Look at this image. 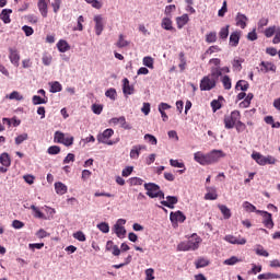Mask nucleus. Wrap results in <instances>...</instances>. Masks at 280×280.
<instances>
[{"mask_svg": "<svg viewBox=\"0 0 280 280\" xmlns=\"http://www.w3.org/2000/svg\"><path fill=\"white\" fill-rule=\"evenodd\" d=\"M226 153L222 150H212L209 153H203L202 151H198L194 153V161L199 163V165H213L220 162V159H224Z\"/></svg>", "mask_w": 280, "mask_h": 280, "instance_id": "obj_1", "label": "nucleus"}, {"mask_svg": "<svg viewBox=\"0 0 280 280\" xmlns=\"http://www.w3.org/2000/svg\"><path fill=\"white\" fill-rule=\"evenodd\" d=\"M202 242V238L198 236V234L194 233L188 241L180 242L177 245V252L178 253H187L189 250H198L200 248V243Z\"/></svg>", "mask_w": 280, "mask_h": 280, "instance_id": "obj_2", "label": "nucleus"}, {"mask_svg": "<svg viewBox=\"0 0 280 280\" xmlns=\"http://www.w3.org/2000/svg\"><path fill=\"white\" fill-rule=\"evenodd\" d=\"M220 75H222V72L214 71L206 77H203L200 81V91H211L212 89H215V85L218 84V81L220 80Z\"/></svg>", "mask_w": 280, "mask_h": 280, "instance_id": "obj_3", "label": "nucleus"}, {"mask_svg": "<svg viewBox=\"0 0 280 280\" xmlns=\"http://www.w3.org/2000/svg\"><path fill=\"white\" fill-rule=\"evenodd\" d=\"M144 189L149 198H160V200H165V192L161 190V186L154 183L144 184Z\"/></svg>", "mask_w": 280, "mask_h": 280, "instance_id": "obj_4", "label": "nucleus"}, {"mask_svg": "<svg viewBox=\"0 0 280 280\" xmlns=\"http://www.w3.org/2000/svg\"><path fill=\"white\" fill-rule=\"evenodd\" d=\"M240 119H242V114L240 110H233L229 116H225L223 121L226 130L235 128Z\"/></svg>", "mask_w": 280, "mask_h": 280, "instance_id": "obj_5", "label": "nucleus"}, {"mask_svg": "<svg viewBox=\"0 0 280 280\" xmlns=\"http://www.w3.org/2000/svg\"><path fill=\"white\" fill-rule=\"evenodd\" d=\"M252 159L256 161L258 165H275V163H277V159H275V156H265L261 153H253Z\"/></svg>", "mask_w": 280, "mask_h": 280, "instance_id": "obj_6", "label": "nucleus"}, {"mask_svg": "<svg viewBox=\"0 0 280 280\" xmlns=\"http://www.w3.org/2000/svg\"><path fill=\"white\" fill-rule=\"evenodd\" d=\"M115 135V130L113 129H105L102 133L97 135L98 143H105V145H114L115 142L110 140V137Z\"/></svg>", "mask_w": 280, "mask_h": 280, "instance_id": "obj_7", "label": "nucleus"}, {"mask_svg": "<svg viewBox=\"0 0 280 280\" xmlns=\"http://www.w3.org/2000/svg\"><path fill=\"white\" fill-rule=\"evenodd\" d=\"M224 241L229 244H236L237 246H244L246 244V238L238 236H233L231 234L224 236Z\"/></svg>", "mask_w": 280, "mask_h": 280, "instance_id": "obj_8", "label": "nucleus"}, {"mask_svg": "<svg viewBox=\"0 0 280 280\" xmlns=\"http://www.w3.org/2000/svg\"><path fill=\"white\" fill-rule=\"evenodd\" d=\"M37 7L43 19H47V14H49V0H38Z\"/></svg>", "mask_w": 280, "mask_h": 280, "instance_id": "obj_9", "label": "nucleus"}, {"mask_svg": "<svg viewBox=\"0 0 280 280\" xmlns=\"http://www.w3.org/2000/svg\"><path fill=\"white\" fill-rule=\"evenodd\" d=\"M236 27H241V30H246V25H248V16L243 13H237L235 16Z\"/></svg>", "mask_w": 280, "mask_h": 280, "instance_id": "obj_10", "label": "nucleus"}, {"mask_svg": "<svg viewBox=\"0 0 280 280\" xmlns=\"http://www.w3.org/2000/svg\"><path fill=\"white\" fill-rule=\"evenodd\" d=\"M94 23L96 36H102V32H104V18L102 15H95Z\"/></svg>", "mask_w": 280, "mask_h": 280, "instance_id": "obj_11", "label": "nucleus"}, {"mask_svg": "<svg viewBox=\"0 0 280 280\" xmlns=\"http://www.w3.org/2000/svg\"><path fill=\"white\" fill-rule=\"evenodd\" d=\"M170 220L174 224L176 222H185L187 220V217H185V213L183 211L178 210L176 212H171Z\"/></svg>", "mask_w": 280, "mask_h": 280, "instance_id": "obj_12", "label": "nucleus"}, {"mask_svg": "<svg viewBox=\"0 0 280 280\" xmlns=\"http://www.w3.org/2000/svg\"><path fill=\"white\" fill-rule=\"evenodd\" d=\"M264 220L262 224L266 226V229H275V222L272 221V214L267 211L260 212Z\"/></svg>", "mask_w": 280, "mask_h": 280, "instance_id": "obj_13", "label": "nucleus"}, {"mask_svg": "<svg viewBox=\"0 0 280 280\" xmlns=\"http://www.w3.org/2000/svg\"><path fill=\"white\" fill-rule=\"evenodd\" d=\"M110 124H114L115 126H117V124H120L121 128H124V130H131L132 126H130V124H128L126 121V117L121 116V117H114L110 119Z\"/></svg>", "mask_w": 280, "mask_h": 280, "instance_id": "obj_14", "label": "nucleus"}, {"mask_svg": "<svg viewBox=\"0 0 280 280\" xmlns=\"http://www.w3.org/2000/svg\"><path fill=\"white\" fill-rule=\"evenodd\" d=\"M161 205L163 207H167V209H174V205H178V197L166 196V200H162Z\"/></svg>", "mask_w": 280, "mask_h": 280, "instance_id": "obj_15", "label": "nucleus"}, {"mask_svg": "<svg viewBox=\"0 0 280 280\" xmlns=\"http://www.w3.org/2000/svg\"><path fill=\"white\" fill-rule=\"evenodd\" d=\"M9 58L12 65L18 66L21 60V55L16 48H9Z\"/></svg>", "mask_w": 280, "mask_h": 280, "instance_id": "obj_16", "label": "nucleus"}, {"mask_svg": "<svg viewBox=\"0 0 280 280\" xmlns=\"http://www.w3.org/2000/svg\"><path fill=\"white\" fill-rule=\"evenodd\" d=\"M242 37V32L235 31L230 35V47H237L240 45V38Z\"/></svg>", "mask_w": 280, "mask_h": 280, "instance_id": "obj_17", "label": "nucleus"}, {"mask_svg": "<svg viewBox=\"0 0 280 280\" xmlns=\"http://www.w3.org/2000/svg\"><path fill=\"white\" fill-rule=\"evenodd\" d=\"M162 30H166V32H174V23L171 18H163L161 22Z\"/></svg>", "mask_w": 280, "mask_h": 280, "instance_id": "obj_18", "label": "nucleus"}, {"mask_svg": "<svg viewBox=\"0 0 280 280\" xmlns=\"http://www.w3.org/2000/svg\"><path fill=\"white\" fill-rule=\"evenodd\" d=\"M10 14H12V9H3L0 13V21H2L5 25L12 23Z\"/></svg>", "mask_w": 280, "mask_h": 280, "instance_id": "obj_19", "label": "nucleus"}, {"mask_svg": "<svg viewBox=\"0 0 280 280\" xmlns=\"http://www.w3.org/2000/svg\"><path fill=\"white\" fill-rule=\"evenodd\" d=\"M57 49L60 54H67V51H69V49H71V46L69 45V43L65 39H59L57 43Z\"/></svg>", "mask_w": 280, "mask_h": 280, "instance_id": "obj_20", "label": "nucleus"}, {"mask_svg": "<svg viewBox=\"0 0 280 280\" xmlns=\"http://www.w3.org/2000/svg\"><path fill=\"white\" fill-rule=\"evenodd\" d=\"M189 23V15L187 13L176 18V24L178 30H183Z\"/></svg>", "mask_w": 280, "mask_h": 280, "instance_id": "obj_21", "label": "nucleus"}, {"mask_svg": "<svg viewBox=\"0 0 280 280\" xmlns=\"http://www.w3.org/2000/svg\"><path fill=\"white\" fill-rule=\"evenodd\" d=\"M122 92L125 95H132L135 93V88L131 86L130 81L126 78L122 80Z\"/></svg>", "mask_w": 280, "mask_h": 280, "instance_id": "obj_22", "label": "nucleus"}, {"mask_svg": "<svg viewBox=\"0 0 280 280\" xmlns=\"http://www.w3.org/2000/svg\"><path fill=\"white\" fill-rule=\"evenodd\" d=\"M141 150H145L144 145H133L131 151H130V159H139V155L141 154Z\"/></svg>", "mask_w": 280, "mask_h": 280, "instance_id": "obj_23", "label": "nucleus"}, {"mask_svg": "<svg viewBox=\"0 0 280 280\" xmlns=\"http://www.w3.org/2000/svg\"><path fill=\"white\" fill-rule=\"evenodd\" d=\"M129 46H130V40L126 39V36L124 34H120L118 36L116 47H118L119 49H124V47H129Z\"/></svg>", "mask_w": 280, "mask_h": 280, "instance_id": "obj_24", "label": "nucleus"}, {"mask_svg": "<svg viewBox=\"0 0 280 280\" xmlns=\"http://www.w3.org/2000/svg\"><path fill=\"white\" fill-rule=\"evenodd\" d=\"M220 102H224V96H219L218 100H213L210 103V106L213 110V113H218V110H220V108H222V103Z\"/></svg>", "mask_w": 280, "mask_h": 280, "instance_id": "obj_25", "label": "nucleus"}, {"mask_svg": "<svg viewBox=\"0 0 280 280\" xmlns=\"http://www.w3.org/2000/svg\"><path fill=\"white\" fill-rule=\"evenodd\" d=\"M67 185H65L62 182L55 183V190L59 196H65V194H67Z\"/></svg>", "mask_w": 280, "mask_h": 280, "instance_id": "obj_26", "label": "nucleus"}, {"mask_svg": "<svg viewBox=\"0 0 280 280\" xmlns=\"http://www.w3.org/2000/svg\"><path fill=\"white\" fill-rule=\"evenodd\" d=\"M0 163L1 165H3V167H10V165H12V161L10 160V154L2 153L0 155Z\"/></svg>", "mask_w": 280, "mask_h": 280, "instance_id": "obj_27", "label": "nucleus"}, {"mask_svg": "<svg viewBox=\"0 0 280 280\" xmlns=\"http://www.w3.org/2000/svg\"><path fill=\"white\" fill-rule=\"evenodd\" d=\"M218 208L220 209L224 220H229L231 218V209L225 205H219Z\"/></svg>", "mask_w": 280, "mask_h": 280, "instance_id": "obj_28", "label": "nucleus"}, {"mask_svg": "<svg viewBox=\"0 0 280 280\" xmlns=\"http://www.w3.org/2000/svg\"><path fill=\"white\" fill-rule=\"evenodd\" d=\"M259 280H270V279H280V275L277 273H260L258 275Z\"/></svg>", "mask_w": 280, "mask_h": 280, "instance_id": "obj_29", "label": "nucleus"}, {"mask_svg": "<svg viewBox=\"0 0 280 280\" xmlns=\"http://www.w3.org/2000/svg\"><path fill=\"white\" fill-rule=\"evenodd\" d=\"M115 233L119 240H124L126 237V228L119 226V225H114Z\"/></svg>", "mask_w": 280, "mask_h": 280, "instance_id": "obj_30", "label": "nucleus"}, {"mask_svg": "<svg viewBox=\"0 0 280 280\" xmlns=\"http://www.w3.org/2000/svg\"><path fill=\"white\" fill-rule=\"evenodd\" d=\"M255 253L259 257H270V254L268 253V250L264 249V246L261 245H256Z\"/></svg>", "mask_w": 280, "mask_h": 280, "instance_id": "obj_31", "label": "nucleus"}, {"mask_svg": "<svg viewBox=\"0 0 280 280\" xmlns=\"http://www.w3.org/2000/svg\"><path fill=\"white\" fill-rule=\"evenodd\" d=\"M248 86H249V84L247 83V81L240 80V81H237L235 89L237 91H248Z\"/></svg>", "mask_w": 280, "mask_h": 280, "instance_id": "obj_32", "label": "nucleus"}, {"mask_svg": "<svg viewBox=\"0 0 280 280\" xmlns=\"http://www.w3.org/2000/svg\"><path fill=\"white\" fill-rule=\"evenodd\" d=\"M195 266L197 269L207 268V266H209V260H207V258H198L195 261Z\"/></svg>", "mask_w": 280, "mask_h": 280, "instance_id": "obj_33", "label": "nucleus"}, {"mask_svg": "<svg viewBox=\"0 0 280 280\" xmlns=\"http://www.w3.org/2000/svg\"><path fill=\"white\" fill-rule=\"evenodd\" d=\"M85 3H89V5H92L95 10H102L103 3L100 0H84Z\"/></svg>", "mask_w": 280, "mask_h": 280, "instance_id": "obj_34", "label": "nucleus"}, {"mask_svg": "<svg viewBox=\"0 0 280 280\" xmlns=\"http://www.w3.org/2000/svg\"><path fill=\"white\" fill-rule=\"evenodd\" d=\"M244 62V59L242 58H234L232 61V67L235 71H242V63Z\"/></svg>", "mask_w": 280, "mask_h": 280, "instance_id": "obj_35", "label": "nucleus"}, {"mask_svg": "<svg viewBox=\"0 0 280 280\" xmlns=\"http://www.w3.org/2000/svg\"><path fill=\"white\" fill-rule=\"evenodd\" d=\"M105 96L112 100V102H115V100H117V90H115V88H110L105 92Z\"/></svg>", "mask_w": 280, "mask_h": 280, "instance_id": "obj_36", "label": "nucleus"}, {"mask_svg": "<svg viewBox=\"0 0 280 280\" xmlns=\"http://www.w3.org/2000/svg\"><path fill=\"white\" fill-rule=\"evenodd\" d=\"M277 36V26H269L265 30V36L266 38H272V35Z\"/></svg>", "mask_w": 280, "mask_h": 280, "instance_id": "obj_37", "label": "nucleus"}, {"mask_svg": "<svg viewBox=\"0 0 280 280\" xmlns=\"http://www.w3.org/2000/svg\"><path fill=\"white\" fill-rule=\"evenodd\" d=\"M62 91V84L60 82L55 81L50 85V93H60Z\"/></svg>", "mask_w": 280, "mask_h": 280, "instance_id": "obj_38", "label": "nucleus"}, {"mask_svg": "<svg viewBox=\"0 0 280 280\" xmlns=\"http://www.w3.org/2000/svg\"><path fill=\"white\" fill-rule=\"evenodd\" d=\"M62 1L63 0H52L51 8L55 14H58V12H60V5H62Z\"/></svg>", "mask_w": 280, "mask_h": 280, "instance_id": "obj_39", "label": "nucleus"}, {"mask_svg": "<svg viewBox=\"0 0 280 280\" xmlns=\"http://www.w3.org/2000/svg\"><path fill=\"white\" fill-rule=\"evenodd\" d=\"M220 59L214 58L210 59L209 65L212 68V71H219L220 70Z\"/></svg>", "mask_w": 280, "mask_h": 280, "instance_id": "obj_40", "label": "nucleus"}, {"mask_svg": "<svg viewBox=\"0 0 280 280\" xmlns=\"http://www.w3.org/2000/svg\"><path fill=\"white\" fill-rule=\"evenodd\" d=\"M32 211H34V217L39 220H45V214L34 205L31 206Z\"/></svg>", "mask_w": 280, "mask_h": 280, "instance_id": "obj_41", "label": "nucleus"}, {"mask_svg": "<svg viewBox=\"0 0 280 280\" xmlns=\"http://www.w3.org/2000/svg\"><path fill=\"white\" fill-rule=\"evenodd\" d=\"M222 84L225 91H231L232 83H231V78H229V75H224L222 78Z\"/></svg>", "mask_w": 280, "mask_h": 280, "instance_id": "obj_42", "label": "nucleus"}, {"mask_svg": "<svg viewBox=\"0 0 280 280\" xmlns=\"http://www.w3.org/2000/svg\"><path fill=\"white\" fill-rule=\"evenodd\" d=\"M65 133L61 131H56L55 132V137H54V141L55 143H62L65 141Z\"/></svg>", "mask_w": 280, "mask_h": 280, "instance_id": "obj_43", "label": "nucleus"}, {"mask_svg": "<svg viewBox=\"0 0 280 280\" xmlns=\"http://www.w3.org/2000/svg\"><path fill=\"white\" fill-rule=\"evenodd\" d=\"M143 65L148 67V69H154V59L152 57H144Z\"/></svg>", "mask_w": 280, "mask_h": 280, "instance_id": "obj_44", "label": "nucleus"}, {"mask_svg": "<svg viewBox=\"0 0 280 280\" xmlns=\"http://www.w3.org/2000/svg\"><path fill=\"white\" fill-rule=\"evenodd\" d=\"M205 200H218V192L215 189H212L211 191L207 192L205 195Z\"/></svg>", "mask_w": 280, "mask_h": 280, "instance_id": "obj_45", "label": "nucleus"}, {"mask_svg": "<svg viewBox=\"0 0 280 280\" xmlns=\"http://www.w3.org/2000/svg\"><path fill=\"white\" fill-rule=\"evenodd\" d=\"M229 25L222 27L219 32V36L220 38H222L223 40H226V38H229Z\"/></svg>", "mask_w": 280, "mask_h": 280, "instance_id": "obj_46", "label": "nucleus"}, {"mask_svg": "<svg viewBox=\"0 0 280 280\" xmlns=\"http://www.w3.org/2000/svg\"><path fill=\"white\" fill-rule=\"evenodd\" d=\"M32 102H33L34 106H38L39 104H47V100H45L38 95H34L32 98Z\"/></svg>", "mask_w": 280, "mask_h": 280, "instance_id": "obj_47", "label": "nucleus"}, {"mask_svg": "<svg viewBox=\"0 0 280 280\" xmlns=\"http://www.w3.org/2000/svg\"><path fill=\"white\" fill-rule=\"evenodd\" d=\"M51 60L52 57L48 52H45L42 57L43 65H45L46 67H49V65H51Z\"/></svg>", "mask_w": 280, "mask_h": 280, "instance_id": "obj_48", "label": "nucleus"}, {"mask_svg": "<svg viewBox=\"0 0 280 280\" xmlns=\"http://www.w3.org/2000/svg\"><path fill=\"white\" fill-rule=\"evenodd\" d=\"M243 207H244L245 211H248L249 213H254V211H257V208L248 201H245L243 203Z\"/></svg>", "mask_w": 280, "mask_h": 280, "instance_id": "obj_49", "label": "nucleus"}, {"mask_svg": "<svg viewBox=\"0 0 280 280\" xmlns=\"http://www.w3.org/2000/svg\"><path fill=\"white\" fill-rule=\"evenodd\" d=\"M74 240H78V242H86V235H84V232L78 231L73 234Z\"/></svg>", "mask_w": 280, "mask_h": 280, "instance_id": "obj_50", "label": "nucleus"}, {"mask_svg": "<svg viewBox=\"0 0 280 280\" xmlns=\"http://www.w3.org/2000/svg\"><path fill=\"white\" fill-rule=\"evenodd\" d=\"M144 139L148 141V143H151V145H156L159 143V141L156 140V137L150 133L144 135Z\"/></svg>", "mask_w": 280, "mask_h": 280, "instance_id": "obj_51", "label": "nucleus"}, {"mask_svg": "<svg viewBox=\"0 0 280 280\" xmlns=\"http://www.w3.org/2000/svg\"><path fill=\"white\" fill-rule=\"evenodd\" d=\"M97 229L102 232V233H108L110 231V226L108 225V223L106 222H102L100 224H97Z\"/></svg>", "mask_w": 280, "mask_h": 280, "instance_id": "obj_52", "label": "nucleus"}, {"mask_svg": "<svg viewBox=\"0 0 280 280\" xmlns=\"http://www.w3.org/2000/svg\"><path fill=\"white\" fill-rule=\"evenodd\" d=\"M28 138L30 136H27V133H22L15 138V144L21 145V143H23V141H27Z\"/></svg>", "mask_w": 280, "mask_h": 280, "instance_id": "obj_53", "label": "nucleus"}, {"mask_svg": "<svg viewBox=\"0 0 280 280\" xmlns=\"http://www.w3.org/2000/svg\"><path fill=\"white\" fill-rule=\"evenodd\" d=\"M104 110V106L100 104H93L92 105V112L94 115H102V112Z\"/></svg>", "mask_w": 280, "mask_h": 280, "instance_id": "obj_54", "label": "nucleus"}, {"mask_svg": "<svg viewBox=\"0 0 280 280\" xmlns=\"http://www.w3.org/2000/svg\"><path fill=\"white\" fill-rule=\"evenodd\" d=\"M8 97L9 100H16V102L23 101V95L16 91H13Z\"/></svg>", "mask_w": 280, "mask_h": 280, "instance_id": "obj_55", "label": "nucleus"}, {"mask_svg": "<svg viewBox=\"0 0 280 280\" xmlns=\"http://www.w3.org/2000/svg\"><path fill=\"white\" fill-rule=\"evenodd\" d=\"M206 40L208 43H215V40H218V34L215 32H211V33L207 34Z\"/></svg>", "mask_w": 280, "mask_h": 280, "instance_id": "obj_56", "label": "nucleus"}, {"mask_svg": "<svg viewBox=\"0 0 280 280\" xmlns=\"http://www.w3.org/2000/svg\"><path fill=\"white\" fill-rule=\"evenodd\" d=\"M226 12H229V8H228V4H226V0L223 1L222 3V8L219 10L218 12V16H224V14H226Z\"/></svg>", "mask_w": 280, "mask_h": 280, "instance_id": "obj_57", "label": "nucleus"}, {"mask_svg": "<svg viewBox=\"0 0 280 280\" xmlns=\"http://www.w3.org/2000/svg\"><path fill=\"white\" fill-rule=\"evenodd\" d=\"M238 258L237 257H235V256H232L231 258H229V259H225L224 260V264H225V266H235V264H238Z\"/></svg>", "mask_w": 280, "mask_h": 280, "instance_id": "obj_58", "label": "nucleus"}, {"mask_svg": "<svg viewBox=\"0 0 280 280\" xmlns=\"http://www.w3.org/2000/svg\"><path fill=\"white\" fill-rule=\"evenodd\" d=\"M47 152H48V154H51V155L60 154V147L51 145V147L48 148Z\"/></svg>", "mask_w": 280, "mask_h": 280, "instance_id": "obj_59", "label": "nucleus"}, {"mask_svg": "<svg viewBox=\"0 0 280 280\" xmlns=\"http://www.w3.org/2000/svg\"><path fill=\"white\" fill-rule=\"evenodd\" d=\"M22 31L24 32L25 36H32V34H34V28L28 25L22 26Z\"/></svg>", "mask_w": 280, "mask_h": 280, "instance_id": "obj_60", "label": "nucleus"}, {"mask_svg": "<svg viewBox=\"0 0 280 280\" xmlns=\"http://www.w3.org/2000/svg\"><path fill=\"white\" fill-rule=\"evenodd\" d=\"M170 165H172V167H185V163L183 162H178V160H174V159H171L170 160Z\"/></svg>", "mask_w": 280, "mask_h": 280, "instance_id": "obj_61", "label": "nucleus"}, {"mask_svg": "<svg viewBox=\"0 0 280 280\" xmlns=\"http://www.w3.org/2000/svg\"><path fill=\"white\" fill-rule=\"evenodd\" d=\"M234 126L237 132H244V130H246V124L242 122L241 120H238Z\"/></svg>", "mask_w": 280, "mask_h": 280, "instance_id": "obj_62", "label": "nucleus"}, {"mask_svg": "<svg viewBox=\"0 0 280 280\" xmlns=\"http://www.w3.org/2000/svg\"><path fill=\"white\" fill-rule=\"evenodd\" d=\"M74 141V138L72 136L70 137H63V142H61L63 145H66L67 148H69Z\"/></svg>", "mask_w": 280, "mask_h": 280, "instance_id": "obj_63", "label": "nucleus"}, {"mask_svg": "<svg viewBox=\"0 0 280 280\" xmlns=\"http://www.w3.org/2000/svg\"><path fill=\"white\" fill-rule=\"evenodd\" d=\"M145 280H154V269L149 268L145 270Z\"/></svg>", "mask_w": 280, "mask_h": 280, "instance_id": "obj_64", "label": "nucleus"}]
</instances>
